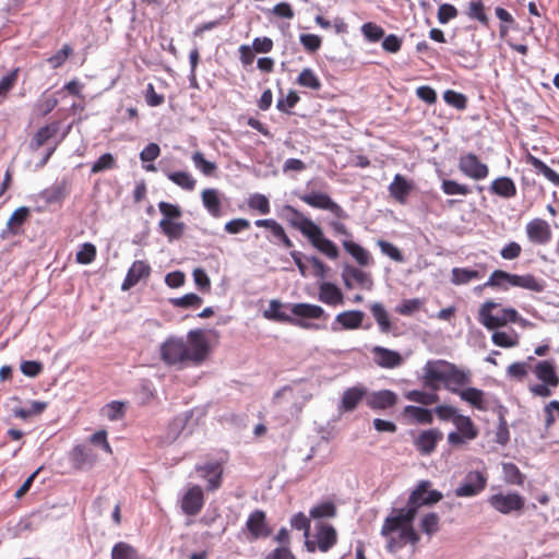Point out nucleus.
<instances>
[{"instance_id":"1","label":"nucleus","mask_w":559,"mask_h":559,"mask_svg":"<svg viewBox=\"0 0 559 559\" xmlns=\"http://www.w3.org/2000/svg\"><path fill=\"white\" fill-rule=\"evenodd\" d=\"M162 360L168 366H199L210 353L209 341L202 330H191L187 337H168L159 348Z\"/></svg>"},{"instance_id":"2","label":"nucleus","mask_w":559,"mask_h":559,"mask_svg":"<svg viewBox=\"0 0 559 559\" xmlns=\"http://www.w3.org/2000/svg\"><path fill=\"white\" fill-rule=\"evenodd\" d=\"M425 385L438 389L442 382L448 391L456 394L472 382V372L447 360H428L423 368Z\"/></svg>"},{"instance_id":"3","label":"nucleus","mask_w":559,"mask_h":559,"mask_svg":"<svg viewBox=\"0 0 559 559\" xmlns=\"http://www.w3.org/2000/svg\"><path fill=\"white\" fill-rule=\"evenodd\" d=\"M283 215L293 228L299 230L309 240L313 248L331 260L338 258L340 252L336 245L324 236L322 228L312 219L292 205L283 207Z\"/></svg>"},{"instance_id":"4","label":"nucleus","mask_w":559,"mask_h":559,"mask_svg":"<svg viewBox=\"0 0 559 559\" xmlns=\"http://www.w3.org/2000/svg\"><path fill=\"white\" fill-rule=\"evenodd\" d=\"M406 520L405 513L399 509H393L381 527V535L386 539V550L395 554L406 544L416 545L420 537L414 530L412 522Z\"/></svg>"},{"instance_id":"5","label":"nucleus","mask_w":559,"mask_h":559,"mask_svg":"<svg viewBox=\"0 0 559 559\" xmlns=\"http://www.w3.org/2000/svg\"><path fill=\"white\" fill-rule=\"evenodd\" d=\"M308 399L306 392L299 386L285 385L273 394L272 405L288 423L298 420Z\"/></svg>"},{"instance_id":"6","label":"nucleus","mask_w":559,"mask_h":559,"mask_svg":"<svg viewBox=\"0 0 559 559\" xmlns=\"http://www.w3.org/2000/svg\"><path fill=\"white\" fill-rule=\"evenodd\" d=\"M485 286L499 287L504 290L510 286L521 287L535 293H540L545 289L544 281L536 278L532 274H511L502 270H495L485 283Z\"/></svg>"},{"instance_id":"7","label":"nucleus","mask_w":559,"mask_h":559,"mask_svg":"<svg viewBox=\"0 0 559 559\" xmlns=\"http://www.w3.org/2000/svg\"><path fill=\"white\" fill-rule=\"evenodd\" d=\"M162 214L158 227L169 241L180 239L186 231V224L181 221L182 210L178 204L160 201L157 204Z\"/></svg>"},{"instance_id":"8","label":"nucleus","mask_w":559,"mask_h":559,"mask_svg":"<svg viewBox=\"0 0 559 559\" xmlns=\"http://www.w3.org/2000/svg\"><path fill=\"white\" fill-rule=\"evenodd\" d=\"M430 487L431 483L429 480H420L411 492L406 507L399 509L405 513L406 520H414L419 508L432 506L443 498L440 491L430 489Z\"/></svg>"},{"instance_id":"9","label":"nucleus","mask_w":559,"mask_h":559,"mask_svg":"<svg viewBox=\"0 0 559 559\" xmlns=\"http://www.w3.org/2000/svg\"><path fill=\"white\" fill-rule=\"evenodd\" d=\"M478 321L488 330H495L518 321V311L513 308H501L499 304L487 300L478 311Z\"/></svg>"},{"instance_id":"10","label":"nucleus","mask_w":559,"mask_h":559,"mask_svg":"<svg viewBox=\"0 0 559 559\" xmlns=\"http://www.w3.org/2000/svg\"><path fill=\"white\" fill-rule=\"evenodd\" d=\"M456 430L448 433L447 440L451 447L459 448L469 443L478 437V429L471 419L465 415H460L453 423Z\"/></svg>"},{"instance_id":"11","label":"nucleus","mask_w":559,"mask_h":559,"mask_svg":"<svg viewBox=\"0 0 559 559\" xmlns=\"http://www.w3.org/2000/svg\"><path fill=\"white\" fill-rule=\"evenodd\" d=\"M299 199L307 205L329 211L335 218L347 219L348 214L329 194L318 191H310L299 195Z\"/></svg>"},{"instance_id":"12","label":"nucleus","mask_w":559,"mask_h":559,"mask_svg":"<svg viewBox=\"0 0 559 559\" xmlns=\"http://www.w3.org/2000/svg\"><path fill=\"white\" fill-rule=\"evenodd\" d=\"M488 503L496 511L502 514H510L512 512H521L524 509L525 500L520 493L510 491L490 496Z\"/></svg>"},{"instance_id":"13","label":"nucleus","mask_w":559,"mask_h":559,"mask_svg":"<svg viewBox=\"0 0 559 559\" xmlns=\"http://www.w3.org/2000/svg\"><path fill=\"white\" fill-rule=\"evenodd\" d=\"M459 169L464 176L477 181L486 179L489 175L488 166L481 163L474 153H466L460 156Z\"/></svg>"},{"instance_id":"14","label":"nucleus","mask_w":559,"mask_h":559,"mask_svg":"<svg viewBox=\"0 0 559 559\" xmlns=\"http://www.w3.org/2000/svg\"><path fill=\"white\" fill-rule=\"evenodd\" d=\"M486 484L487 476L484 473L469 472L454 492L456 497H474L485 489Z\"/></svg>"},{"instance_id":"15","label":"nucleus","mask_w":559,"mask_h":559,"mask_svg":"<svg viewBox=\"0 0 559 559\" xmlns=\"http://www.w3.org/2000/svg\"><path fill=\"white\" fill-rule=\"evenodd\" d=\"M527 239L534 245L545 246L551 240V228L543 218H533L525 226Z\"/></svg>"},{"instance_id":"16","label":"nucleus","mask_w":559,"mask_h":559,"mask_svg":"<svg viewBox=\"0 0 559 559\" xmlns=\"http://www.w3.org/2000/svg\"><path fill=\"white\" fill-rule=\"evenodd\" d=\"M365 313L361 310H346L335 316L331 324L333 332L343 330H357L361 326Z\"/></svg>"},{"instance_id":"17","label":"nucleus","mask_w":559,"mask_h":559,"mask_svg":"<svg viewBox=\"0 0 559 559\" xmlns=\"http://www.w3.org/2000/svg\"><path fill=\"white\" fill-rule=\"evenodd\" d=\"M204 506V495L200 486L193 485L181 498V510L187 515H197Z\"/></svg>"},{"instance_id":"18","label":"nucleus","mask_w":559,"mask_h":559,"mask_svg":"<svg viewBox=\"0 0 559 559\" xmlns=\"http://www.w3.org/2000/svg\"><path fill=\"white\" fill-rule=\"evenodd\" d=\"M371 353L374 364L384 369L400 367L403 362L402 355L399 352L383 346H373Z\"/></svg>"},{"instance_id":"19","label":"nucleus","mask_w":559,"mask_h":559,"mask_svg":"<svg viewBox=\"0 0 559 559\" xmlns=\"http://www.w3.org/2000/svg\"><path fill=\"white\" fill-rule=\"evenodd\" d=\"M281 308H282L281 301L276 300V299H272L270 301L269 308L266 310H264V312H263L264 318H266L269 320L280 321V322L293 323V324H296L304 329L317 328L316 324H312L310 322L292 318L287 313L283 312L281 310Z\"/></svg>"},{"instance_id":"20","label":"nucleus","mask_w":559,"mask_h":559,"mask_svg":"<svg viewBox=\"0 0 559 559\" xmlns=\"http://www.w3.org/2000/svg\"><path fill=\"white\" fill-rule=\"evenodd\" d=\"M443 438V433L436 428L421 431L414 440V445L423 455L431 454Z\"/></svg>"},{"instance_id":"21","label":"nucleus","mask_w":559,"mask_h":559,"mask_svg":"<svg viewBox=\"0 0 559 559\" xmlns=\"http://www.w3.org/2000/svg\"><path fill=\"white\" fill-rule=\"evenodd\" d=\"M195 471L200 477L207 481V490L214 491L222 483L223 468L219 463L212 462L204 465H197Z\"/></svg>"},{"instance_id":"22","label":"nucleus","mask_w":559,"mask_h":559,"mask_svg":"<svg viewBox=\"0 0 559 559\" xmlns=\"http://www.w3.org/2000/svg\"><path fill=\"white\" fill-rule=\"evenodd\" d=\"M318 299L331 307L344 305V294L342 289L331 282H323L319 285Z\"/></svg>"},{"instance_id":"23","label":"nucleus","mask_w":559,"mask_h":559,"mask_svg":"<svg viewBox=\"0 0 559 559\" xmlns=\"http://www.w3.org/2000/svg\"><path fill=\"white\" fill-rule=\"evenodd\" d=\"M151 274V266L142 260L134 261L122 282L121 289L129 290L135 286L140 280L148 277Z\"/></svg>"},{"instance_id":"24","label":"nucleus","mask_w":559,"mask_h":559,"mask_svg":"<svg viewBox=\"0 0 559 559\" xmlns=\"http://www.w3.org/2000/svg\"><path fill=\"white\" fill-rule=\"evenodd\" d=\"M396 402L397 395L391 390L376 391L367 396V405L376 411L388 409L394 406Z\"/></svg>"},{"instance_id":"25","label":"nucleus","mask_w":559,"mask_h":559,"mask_svg":"<svg viewBox=\"0 0 559 559\" xmlns=\"http://www.w3.org/2000/svg\"><path fill=\"white\" fill-rule=\"evenodd\" d=\"M290 312L299 319H325L328 313L319 306L307 302H298L290 305Z\"/></svg>"},{"instance_id":"26","label":"nucleus","mask_w":559,"mask_h":559,"mask_svg":"<svg viewBox=\"0 0 559 559\" xmlns=\"http://www.w3.org/2000/svg\"><path fill=\"white\" fill-rule=\"evenodd\" d=\"M457 395L462 401L466 402L472 407L478 411H486L488 407L486 394L480 389L465 386L457 393Z\"/></svg>"},{"instance_id":"27","label":"nucleus","mask_w":559,"mask_h":559,"mask_svg":"<svg viewBox=\"0 0 559 559\" xmlns=\"http://www.w3.org/2000/svg\"><path fill=\"white\" fill-rule=\"evenodd\" d=\"M534 373L538 380L552 388H557L559 384V377L555 370V364L551 360L538 361L534 367Z\"/></svg>"},{"instance_id":"28","label":"nucleus","mask_w":559,"mask_h":559,"mask_svg":"<svg viewBox=\"0 0 559 559\" xmlns=\"http://www.w3.org/2000/svg\"><path fill=\"white\" fill-rule=\"evenodd\" d=\"M203 206L206 209L209 214L213 217H221L222 202L219 198V191L214 188L204 189L201 193Z\"/></svg>"},{"instance_id":"29","label":"nucleus","mask_w":559,"mask_h":559,"mask_svg":"<svg viewBox=\"0 0 559 559\" xmlns=\"http://www.w3.org/2000/svg\"><path fill=\"white\" fill-rule=\"evenodd\" d=\"M316 537L318 548L322 552L330 550L337 542L336 531L329 524H320Z\"/></svg>"},{"instance_id":"30","label":"nucleus","mask_w":559,"mask_h":559,"mask_svg":"<svg viewBox=\"0 0 559 559\" xmlns=\"http://www.w3.org/2000/svg\"><path fill=\"white\" fill-rule=\"evenodd\" d=\"M70 459L76 468L91 467L96 461V455L85 445H76L70 453Z\"/></svg>"},{"instance_id":"31","label":"nucleus","mask_w":559,"mask_h":559,"mask_svg":"<svg viewBox=\"0 0 559 559\" xmlns=\"http://www.w3.org/2000/svg\"><path fill=\"white\" fill-rule=\"evenodd\" d=\"M247 528L254 537L267 536L270 531L266 527L265 513L261 510L252 512L247 520Z\"/></svg>"},{"instance_id":"32","label":"nucleus","mask_w":559,"mask_h":559,"mask_svg":"<svg viewBox=\"0 0 559 559\" xmlns=\"http://www.w3.org/2000/svg\"><path fill=\"white\" fill-rule=\"evenodd\" d=\"M342 245L345 251L349 253L359 265L367 266L372 263L371 254L360 245L352 240H343Z\"/></svg>"},{"instance_id":"33","label":"nucleus","mask_w":559,"mask_h":559,"mask_svg":"<svg viewBox=\"0 0 559 559\" xmlns=\"http://www.w3.org/2000/svg\"><path fill=\"white\" fill-rule=\"evenodd\" d=\"M451 282L454 285H465L472 281L484 277L485 272L480 270H471L465 267H453L451 271Z\"/></svg>"},{"instance_id":"34","label":"nucleus","mask_w":559,"mask_h":559,"mask_svg":"<svg viewBox=\"0 0 559 559\" xmlns=\"http://www.w3.org/2000/svg\"><path fill=\"white\" fill-rule=\"evenodd\" d=\"M490 191L499 197L510 199L515 197L516 187L510 177H499L491 182Z\"/></svg>"},{"instance_id":"35","label":"nucleus","mask_w":559,"mask_h":559,"mask_svg":"<svg viewBox=\"0 0 559 559\" xmlns=\"http://www.w3.org/2000/svg\"><path fill=\"white\" fill-rule=\"evenodd\" d=\"M411 190L412 186L400 174L394 176L393 181L389 186L390 194L400 203H405Z\"/></svg>"},{"instance_id":"36","label":"nucleus","mask_w":559,"mask_h":559,"mask_svg":"<svg viewBox=\"0 0 559 559\" xmlns=\"http://www.w3.org/2000/svg\"><path fill=\"white\" fill-rule=\"evenodd\" d=\"M367 390L364 386H353L347 389L342 397V407L346 412H350L356 408L358 403L366 395Z\"/></svg>"},{"instance_id":"37","label":"nucleus","mask_w":559,"mask_h":559,"mask_svg":"<svg viewBox=\"0 0 559 559\" xmlns=\"http://www.w3.org/2000/svg\"><path fill=\"white\" fill-rule=\"evenodd\" d=\"M163 173L173 183L183 190L192 191L195 188L197 180L188 171H170L164 169Z\"/></svg>"},{"instance_id":"38","label":"nucleus","mask_w":559,"mask_h":559,"mask_svg":"<svg viewBox=\"0 0 559 559\" xmlns=\"http://www.w3.org/2000/svg\"><path fill=\"white\" fill-rule=\"evenodd\" d=\"M29 214V209L26 206H21L16 209L7 223V229L4 233H9L11 235L19 234L21 226L25 223L27 216Z\"/></svg>"},{"instance_id":"39","label":"nucleus","mask_w":559,"mask_h":559,"mask_svg":"<svg viewBox=\"0 0 559 559\" xmlns=\"http://www.w3.org/2000/svg\"><path fill=\"white\" fill-rule=\"evenodd\" d=\"M59 130L58 123L47 124L41 127L34 135L31 147L33 150H38L43 146L49 139L53 138Z\"/></svg>"},{"instance_id":"40","label":"nucleus","mask_w":559,"mask_h":559,"mask_svg":"<svg viewBox=\"0 0 559 559\" xmlns=\"http://www.w3.org/2000/svg\"><path fill=\"white\" fill-rule=\"evenodd\" d=\"M527 162L533 166V168L544 175V177L549 180L555 186L559 187V174H557L554 169L548 167L542 159L528 155Z\"/></svg>"},{"instance_id":"41","label":"nucleus","mask_w":559,"mask_h":559,"mask_svg":"<svg viewBox=\"0 0 559 559\" xmlns=\"http://www.w3.org/2000/svg\"><path fill=\"white\" fill-rule=\"evenodd\" d=\"M370 311L379 325V329L382 333H388L391 330V322L389 318L388 311L384 309L383 305L380 302H373L370 306Z\"/></svg>"},{"instance_id":"42","label":"nucleus","mask_w":559,"mask_h":559,"mask_svg":"<svg viewBox=\"0 0 559 559\" xmlns=\"http://www.w3.org/2000/svg\"><path fill=\"white\" fill-rule=\"evenodd\" d=\"M403 414L409 419L419 424H431L432 414L431 411L419 406L407 405L405 406Z\"/></svg>"},{"instance_id":"43","label":"nucleus","mask_w":559,"mask_h":559,"mask_svg":"<svg viewBox=\"0 0 559 559\" xmlns=\"http://www.w3.org/2000/svg\"><path fill=\"white\" fill-rule=\"evenodd\" d=\"M466 15L471 20H477L485 26L489 23V17L485 12V5L481 0H471L467 5Z\"/></svg>"},{"instance_id":"44","label":"nucleus","mask_w":559,"mask_h":559,"mask_svg":"<svg viewBox=\"0 0 559 559\" xmlns=\"http://www.w3.org/2000/svg\"><path fill=\"white\" fill-rule=\"evenodd\" d=\"M297 84L313 91H319L322 86L320 79L310 68H306L299 73Z\"/></svg>"},{"instance_id":"45","label":"nucleus","mask_w":559,"mask_h":559,"mask_svg":"<svg viewBox=\"0 0 559 559\" xmlns=\"http://www.w3.org/2000/svg\"><path fill=\"white\" fill-rule=\"evenodd\" d=\"M346 272L350 274L353 280L362 288L371 290L373 281L370 273H367L358 267L346 265Z\"/></svg>"},{"instance_id":"46","label":"nucleus","mask_w":559,"mask_h":559,"mask_svg":"<svg viewBox=\"0 0 559 559\" xmlns=\"http://www.w3.org/2000/svg\"><path fill=\"white\" fill-rule=\"evenodd\" d=\"M111 559H139L136 550L129 544L119 542L111 549Z\"/></svg>"},{"instance_id":"47","label":"nucleus","mask_w":559,"mask_h":559,"mask_svg":"<svg viewBox=\"0 0 559 559\" xmlns=\"http://www.w3.org/2000/svg\"><path fill=\"white\" fill-rule=\"evenodd\" d=\"M405 397L408 401H412V402H415V403H419V404H423V405H431V404L436 403L439 400V397H438V395L436 393L424 392V391H419V390L408 391L405 394Z\"/></svg>"},{"instance_id":"48","label":"nucleus","mask_w":559,"mask_h":559,"mask_svg":"<svg viewBox=\"0 0 559 559\" xmlns=\"http://www.w3.org/2000/svg\"><path fill=\"white\" fill-rule=\"evenodd\" d=\"M440 518L437 513L425 514L420 520V528L428 536H432L439 531Z\"/></svg>"},{"instance_id":"49","label":"nucleus","mask_w":559,"mask_h":559,"mask_svg":"<svg viewBox=\"0 0 559 559\" xmlns=\"http://www.w3.org/2000/svg\"><path fill=\"white\" fill-rule=\"evenodd\" d=\"M96 247L91 242L83 243L76 252L75 260L80 264H90L96 258Z\"/></svg>"},{"instance_id":"50","label":"nucleus","mask_w":559,"mask_h":559,"mask_svg":"<svg viewBox=\"0 0 559 559\" xmlns=\"http://www.w3.org/2000/svg\"><path fill=\"white\" fill-rule=\"evenodd\" d=\"M103 415L111 421L119 420L124 415V404L119 401H112L104 406Z\"/></svg>"},{"instance_id":"51","label":"nucleus","mask_w":559,"mask_h":559,"mask_svg":"<svg viewBox=\"0 0 559 559\" xmlns=\"http://www.w3.org/2000/svg\"><path fill=\"white\" fill-rule=\"evenodd\" d=\"M192 162L203 175L211 176L216 170L217 166L215 163L205 159L201 152H195L192 155Z\"/></svg>"},{"instance_id":"52","label":"nucleus","mask_w":559,"mask_h":559,"mask_svg":"<svg viewBox=\"0 0 559 559\" xmlns=\"http://www.w3.org/2000/svg\"><path fill=\"white\" fill-rule=\"evenodd\" d=\"M441 188L448 195H467L471 193V189L466 185H462L450 179L443 180Z\"/></svg>"},{"instance_id":"53","label":"nucleus","mask_w":559,"mask_h":559,"mask_svg":"<svg viewBox=\"0 0 559 559\" xmlns=\"http://www.w3.org/2000/svg\"><path fill=\"white\" fill-rule=\"evenodd\" d=\"M202 302L203 299L194 293H189L171 300V304L179 308H198Z\"/></svg>"},{"instance_id":"54","label":"nucleus","mask_w":559,"mask_h":559,"mask_svg":"<svg viewBox=\"0 0 559 559\" xmlns=\"http://www.w3.org/2000/svg\"><path fill=\"white\" fill-rule=\"evenodd\" d=\"M491 341L495 345L510 348L518 345V335L516 334H508L506 332L496 331L491 335Z\"/></svg>"},{"instance_id":"55","label":"nucleus","mask_w":559,"mask_h":559,"mask_svg":"<svg viewBox=\"0 0 559 559\" xmlns=\"http://www.w3.org/2000/svg\"><path fill=\"white\" fill-rule=\"evenodd\" d=\"M335 514L336 508L330 501L317 504L310 510V516L313 519L334 518Z\"/></svg>"},{"instance_id":"56","label":"nucleus","mask_w":559,"mask_h":559,"mask_svg":"<svg viewBox=\"0 0 559 559\" xmlns=\"http://www.w3.org/2000/svg\"><path fill=\"white\" fill-rule=\"evenodd\" d=\"M504 480L513 485L523 484V475L519 467L513 463H503L502 465Z\"/></svg>"},{"instance_id":"57","label":"nucleus","mask_w":559,"mask_h":559,"mask_svg":"<svg viewBox=\"0 0 559 559\" xmlns=\"http://www.w3.org/2000/svg\"><path fill=\"white\" fill-rule=\"evenodd\" d=\"M443 99L448 105L460 110L465 109L467 105V99L465 95L452 90H448L443 93Z\"/></svg>"},{"instance_id":"58","label":"nucleus","mask_w":559,"mask_h":559,"mask_svg":"<svg viewBox=\"0 0 559 559\" xmlns=\"http://www.w3.org/2000/svg\"><path fill=\"white\" fill-rule=\"evenodd\" d=\"M19 78V69L12 70L0 80V97L5 98L10 91L15 86Z\"/></svg>"},{"instance_id":"59","label":"nucleus","mask_w":559,"mask_h":559,"mask_svg":"<svg viewBox=\"0 0 559 559\" xmlns=\"http://www.w3.org/2000/svg\"><path fill=\"white\" fill-rule=\"evenodd\" d=\"M72 52H73L72 47L70 45L66 44L53 56L49 57L47 59V61H48V63L50 64V67L52 69H58L59 67H61L67 61L69 56L72 55Z\"/></svg>"},{"instance_id":"60","label":"nucleus","mask_w":559,"mask_h":559,"mask_svg":"<svg viewBox=\"0 0 559 559\" xmlns=\"http://www.w3.org/2000/svg\"><path fill=\"white\" fill-rule=\"evenodd\" d=\"M377 245L380 248L381 252L383 254L388 255L393 261H395V262L404 261V257H403L402 252L393 243L385 241V240H378Z\"/></svg>"},{"instance_id":"61","label":"nucleus","mask_w":559,"mask_h":559,"mask_svg":"<svg viewBox=\"0 0 559 559\" xmlns=\"http://www.w3.org/2000/svg\"><path fill=\"white\" fill-rule=\"evenodd\" d=\"M361 33L369 41L372 43L380 40L384 35L383 28L371 22L365 23L361 26Z\"/></svg>"},{"instance_id":"62","label":"nucleus","mask_w":559,"mask_h":559,"mask_svg":"<svg viewBox=\"0 0 559 559\" xmlns=\"http://www.w3.org/2000/svg\"><path fill=\"white\" fill-rule=\"evenodd\" d=\"M248 205L251 209L258 210L261 214L265 215L270 213V202L263 194L255 193L249 198Z\"/></svg>"},{"instance_id":"63","label":"nucleus","mask_w":559,"mask_h":559,"mask_svg":"<svg viewBox=\"0 0 559 559\" xmlns=\"http://www.w3.org/2000/svg\"><path fill=\"white\" fill-rule=\"evenodd\" d=\"M435 413L440 420L451 421L452 424L461 415L456 407L450 405H439L435 408Z\"/></svg>"},{"instance_id":"64","label":"nucleus","mask_w":559,"mask_h":559,"mask_svg":"<svg viewBox=\"0 0 559 559\" xmlns=\"http://www.w3.org/2000/svg\"><path fill=\"white\" fill-rule=\"evenodd\" d=\"M116 165L115 158L110 153L103 154L93 165L91 171L97 174L107 169L114 168Z\"/></svg>"}]
</instances>
